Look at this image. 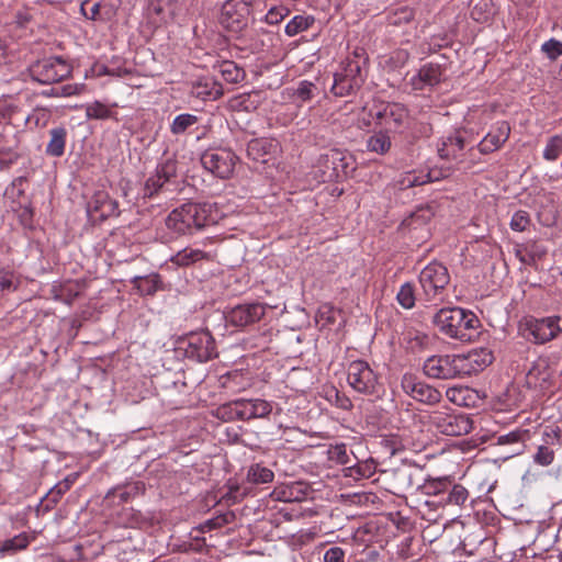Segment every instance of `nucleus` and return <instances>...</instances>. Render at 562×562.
Masks as SVG:
<instances>
[{"label": "nucleus", "instance_id": "f257e3e1", "mask_svg": "<svg viewBox=\"0 0 562 562\" xmlns=\"http://www.w3.org/2000/svg\"><path fill=\"white\" fill-rule=\"evenodd\" d=\"M218 218L220 213L215 204L188 202L173 209L167 215L165 225L171 237H180L214 225Z\"/></svg>", "mask_w": 562, "mask_h": 562}, {"label": "nucleus", "instance_id": "f03ea898", "mask_svg": "<svg viewBox=\"0 0 562 562\" xmlns=\"http://www.w3.org/2000/svg\"><path fill=\"white\" fill-rule=\"evenodd\" d=\"M432 323L441 334L460 341H472L480 333L477 316L458 306L440 308L434 315Z\"/></svg>", "mask_w": 562, "mask_h": 562}, {"label": "nucleus", "instance_id": "7ed1b4c3", "mask_svg": "<svg viewBox=\"0 0 562 562\" xmlns=\"http://www.w3.org/2000/svg\"><path fill=\"white\" fill-rule=\"evenodd\" d=\"M272 412V403L262 398H238L221 405L218 416L225 420L266 418Z\"/></svg>", "mask_w": 562, "mask_h": 562}, {"label": "nucleus", "instance_id": "20e7f679", "mask_svg": "<svg viewBox=\"0 0 562 562\" xmlns=\"http://www.w3.org/2000/svg\"><path fill=\"white\" fill-rule=\"evenodd\" d=\"M428 418L429 424L446 436L468 435L473 428V422L469 415L448 406L430 412Z\"/></svg>", "mask_w": 562, "mask_h": 562}, {"label": "nucleus", "instance_id": "39448f33", "mask_svg": "<svg viewBox=\"0 0 562 562\" xmlns=\"http://www.w3.org/2000/svg\"><path fill=\"white\" fill-rule=\"evenodd\" d=\"M177 349L196 362H206L217 356L215 340L209 330L192 331L181 337Z\"/></svg>", "mask_w": 562, "mask_h": 562}, {"label": "nucleus", "instance_id": "423d86ee", "mask_svg": "<svg viewBox=\"0 0 562 562\" xmlns=\"http://www.w3.org/2000/svg\"><path fill=\"white\" fill-rule=\"evenodd\" d=\"M524 336L536 345H544L562 335V316L530 317L522 324Z\"/></svg>", "mask_w": 562, "mask_h": 562}, {"label": "nucleus", "instance_id": "0eeeda50", "mask_svg": "<svg viewBox=\"0 0 562 562\" xmlns=\"http://www.w3.org/2000/svg\"><path fill=\"white\" fill-rule=\"evenodd\" d=\"M450 282L448 269L438 261L427 265L419 273V284L423 290L425 300L442 301V293Z\"/></svg>", "mask_w": 562, "mask_h": 562}, {"label": "nucleus", "instance_id": "6e6552de", "mask_svg": "<svg viewBox=\"0 0 562 562\" xmlns=\"http://www.w3.org/2000/svg\"><path fill=\"white\" fill-rule=\"evenodd\" d=\"M348 384L358 393L376 394L380 387L379 375L364 360H355L347 368Z\"/></svg>", "mask_w": 562, "mask_h": 562}, {"label": "nucleus", "instance_id": "1a4fd4ad", "mask_svg": "<svg viewBox=\"0 0 562 562\" xmlns=\"http://www.w3.org/2000/svg\"><path fill=\"white\" fill-rule=\"evenodd\" d=\"M30 76L42 85H52L70 76L71 66L61 57H48L31 65Z\"/></svg>", "mask_w": 562, "mask_h": 562}, {"label": "nucleus", "instance_id": "9d476101", "mask_svg": "<svg viewBox=\"0 0 562 562\" xmlns=\"http://www.w3.org/2000/svg\"><path fill=\"white\" fill-rule=\"evenodd\" d=\"M237 161L238 157L228 148H211L201 156L203 168L220 179H228Z\"/></svg>", "mask_w": 562, "mask_h": 562}, {"label": "nucleus", "instance_id": "9b49d317", "mask_svg": "<svg viewBox=\"0 0 562 562\" xmlns=\"http://www.w3.org/2000/svg\"><path fill=\"white\" fill-rule=\"evenodd\" d=\"M371 115L378 120L380 125H384L394 132H403L408 124V111L401 103H382L371 110Z\"/></svg>", "mask_w": 562, "mask_h": 562}, {"label": "nucleus", "instance_id": "f8f14e48", "mask_svg": "<svg viewBox=\"0 0 562 562\" xmlns=\"http://www.w3.org/2000/svg\"><path fill=\"white\" fill-rule=\"evenodd\" d=\"M423 371L430 379H460L457 355L430 356L424 361Z\"/></svg>", "mask_w": 562, "mask_h": 562}, {"label": "nucleus", "instance_id": "ddd939ff", "mask_svg": "<svg viewBox=\"0 0 562 562\" xmlns=\"http://www.w3.org/2000/svg\"><path fill=\"white\" fill-rule=\"evenodd\" d=\"M249 14L246 0H227L222 7L221 24L232 32H239L247 25Z\"/></svg>", "mask_w": 562, "mask_h": 562}, {"label": "nucleus", "instance_id": "4468645a", "mask_svg": "<svg viewBox=\"0 0 562 562\" xmlns=\"http://www.w3.org/2000/svg\"><path fill=\"white\" fill-rule=\"evenodd\" d=\"M402 390L415 401L435 405L441 401V393L434 386L419 381L412 374H404L401 381Z\"/></svg>", "mask_w": 562, "mask_h": 562}, {"label": "nucleus", "instance_id": "2eb2a0df", "mask_svg": "<svg viewBox=\"0 0 562 562\" xmlns=\"http://www.w3.org/2000/svg\"><path fill=\"white\" fill-rule=\"evenodd\" d=\"M87 214L92 222H102L120 215L119 203L106 191L99 190L87 203Z\"/></svg>", "mask_w": 562, "mask_h": 562}, {"label": "nucleus", "instance_id": "dca6fc26", "mask_svg": "<svg viewBox=\"0 0 562 562\" xmlns=\"http://www.w3.org/2000/svg\"><path fill=\"white\" fill-rule=\"evenodd\" d=\"M177 176V161L168 158L159 162L156 170L145 181L143 193L145 198H153Z\"/></svg>", "mask_w": 562, "mask_h": 562}, {"label": "nucleus", "instance_id": "f3484780", "mask_svg": "<svg viewBox=\"0 0 562 562\" xmlns=\"http://www.w3.org/2000/svg\"><path fill=\"white\" fill-rule=\"evenodd\" d=\"M266 314V306L258 302L234 306L226 313V322L234 327H246L259 322Z\"/></svg>", "mask_w": 562, "mask_h": 562}, {"label": "nucleus", "instance_id": "a211bd4d", "mask_svg": "<svg viewBox=\"0 0 562 562\" xmlns=\"http://www.w3.org/2000/svg\"><path fill=\"white\" fill-rule=\"evenodd\" d=\"M459 378L477 374L493 362V353L485 349H474L468 353L457 355Z\"/></svg>", "mask_w": 562, "mask_h": 562}, {"label": "nucleus", "instance_id": "6ab92c4d", "mask_svg": "<svg viewBox=\"0 0 562 562\" xmlns=\"http://www.w3.org/2000/svg\"><path fill=\"white\" fill-rule=\"evenodd\" d=\"M442 75L443 70L440 65L428 63L409 79V85L416 91L430 89L440 83Z\"/></svg>", "mask_w": 562, "mask_h": 562}, {"label": "nucleus", "instance_id": "aec40b11", "mask_svg": "<svg viewBox=\"0 0 562 562\" xmlns=\"http://www.w3.org/2000/svg\"><path fill=\"white\" fill-rule=\"evenodd\" d=\"M422 470L412 465H403L389 472L393 493L406 492L419 483Z\"/></svg>", "mask_w": 562, "mask_h": 562}, {"label": "nucleus", "instance_id": "412c9836", "mask_svg": "<svg viewBox=\"0 0 562 562\" xmlns=\"http://www.w3.org/2000/svg\"><path fill=\"white\" fill-rule=\"evenodd\" d=\"M510 126L507 122L502 121L486 134L480 142L477 148L481 154H490L497 150L509 137Z\"/></svg>", "mask_w": 562, "mask_h": 562}, {"label": "nucleus", "instance_id": "4be33fe9", "mask_svg": "<svg viewBox=\"0 0 562 562\" xmlns=\"http://www.w3.org/2000/svg\"><path fill=\"white\" fill-rule=\"evenodd\" d=\"M307 495L308 487L302 482H292L277 486L271 493L276 501L284 503H300L305 501Z\"/></svg>", "mask_w": 562, "mask_h": 562}, {"label": "nucleus", "instance_id": "5701e85b", "mask_svg": "<svg viewBox=\"0 0 562 562\" xmlns=\"http://www.w3.org/2000/svg\"><path fill=\"white\" fill-rule=\"evenodd\" d=\"M191 94L201 100H216L224 93L223 87L212 77H200L192 82Z\"/></svg>", "mask_w": 562, "mask_h": 562}, {"label": "nucleus", "instance_id": "b1692460", "mask_svg": "<svg viewBox=\"0 0 562 562\" xmlns=\"http://www.w3.org/2000/svg\"><path fill=\"white\" fill-rule=\"evenodd\" d=\"M447 398L458 406L474 407L479 401V393L469 386H451L446 391Z\"/></svg>", "mask_w": 562, "mask_h": 562}, {"label": "nucleus", "instance_id": "393cba45", "mask_svg": "<svg viewBox=\"0 0 562 562\" xmlns=\"http://www.w3.org/2000/svg\"><path fill=\"white\" fill-rule=\"evenodd\" d=\"M285 93L296 106H302L304 103L314 99L319 93V89L316 83L308 80H302L295 88L285 89Z\"/></svg>", "mask_w": 562, "mask_h": 562}, {"label": "nucleus", "instance_id": "a878e982", "mask_svg": "<svg viewBox=\"0 0 562 562\" xmlns=\"http://www.w3.org/2000/svg\"><path fill=\"white\" fill-rule=\"evenodd\" d=\"M550 371L544 361L533 363L526 375V383L528 387L543 391L548 387L550 382Z\"/></svg>", "mask_w": 562, "mask_h": 562}, {"label": "nucleus", "instance_id": "bb28decb", "mask_svg": "<svg viewBox=\"0 0 562 562\" xmlns=\"http://www.w3.org/2000/svg\"><path fill=\"white\" fill-rule=\"evenodd\" d=\"M181 0H151L150 10L159 19L160 23L167 24L176 18L180 9Z\"/></svg>", "mask_w": 562, "mask_h": 562}, {"label": "nucleus", "instance_id": "cd10ccee", "mask_svg": "<svg viewBox=\"0 0 562 562\" xmlns=\"http://www.w3.org/2000/svg\"><path fill=\"white\" fill-rule=\"evenodd\" d=\"M464 149V138L460 133L447 136L438 149L440 158L458 160Z\"/></svg>", "mask_w": 562, "mask_h": 562}, {"label": "nucleus", "instance_id": "c85d7f7f", "mask_svg": "<svg viewBox=\"0 0 562 562\" xmlns=\"http://www.w3.org/2000/svg\"><path fill=\"white\" fill-rule=\"evenodd\" d=\"M131 282L140 295H154L159 290H162V281L158 273H150L148 276H136Z\"/></svg>", "mask_w": 562, "mask_h": 562}, {"label": "nucleus", "instance_id": "c756f323", "mask_svg": "<svg viewBox=\"0 0 562 562\" xmlns=\"http://www.w3.org/2000/svg\"><path fill=\"white\" fill-rule=\"evenodd\" d=\"M212 255L198 248L186 247L171 257V262L179 267H188L202 260H211Z\"/></svg>", "mask_w": 562, "mask_h": 562}, {"label": "nucleus", "instance_id": "7c9ffc66", "mask_svg": "<svg viewBox=\"0 0 562 562\" xmlns=\"http://www.w3.org/2000/svg\"><path fill=\"white\" fill-rule=\"evenodd\" d=\"M49 136L45 153L50 157H61L65 153L67 130L64 126L54 127L49 131Z\"/></svg>", "mask_w": 562, "mask_h": 562}, {"label": "nucleus", "instance_id": "2f4dec72", "mask_svg": "<svg viewBox=\"0 0 562 562\" xmlns=\"http://www.w3.org/2000/svg\"><path fill=\"white\" fill-rule=\"evenodd\" d=\"M451 486V481L448 477H427L423 483L417 484V490L427 496L445 495Z\"/></svg>", "mask_w": 562, "mask_h": 562}, {"label": "nucleus", "instance_id": "473e14b6", "mask_svg": "<svg viewBox=\"0 0 562 562\" xmlns=\"http://www.w3.org/2000/svg\"><path fill=\"white\" fill-rule=\"evenodd\" d=\"M200 117L191 113H180L170 122L169 130L173 136H182L189 133L198 123Z\"/></svg>", "mask_w": 562, "mask_h": 562}, {"label": "nucleus", "instance_id": "72a5a7b5", "mask_svg": "<svg viewBox=\"0 0 562 562\" xmlns=\"http://www.w3.org/2000/svg\"><path fill=\"white\" fill-rule=\"evenodd\" d=\"M431 180V175L429 172L411 170L401 173L395 180V183L400 190H405L416 186L426 184Z\"/></svg>", "mask_w": 562, "mask_h": 562}, {"label": "nucleus", "instance_id": "f704fd0d", "mask_svg": "<svg viewBox=\"0 0 562 562\" xmlns=\"http://www.w3.org/2000/svg\"><path fill=\"white\" fill-rule=\"evenodd\" d=\"M361 83L362 79H350L342 72H337L330 90L336 97H346L359 89Z\"/></svg>", "mask_w": 562, "mask_h": 562}, {"label": "nucleus", "instance_id": "c9c22d12", "mask_svg": "<svg viewBox=\"0 0 562 562\" xmlns=\"http://www.w3.org/2000/svg\"><path fill=\"white\" fill-rule=\"evenodd\" d=\"M273 143L266 138H255L247 144V155L255 161L266 162V157L271 154Z\"/></svg>", "mask_w": 562, "mask_h": 562}, {"label": "nucleus", "instance_id": "e433bc0d", "mask_svg": "<svg viewBox=\"0 0 562 562\" xmlns=\"http://www.w3.org/2000/svg\"><path fill=\"white\" fill-rule=\"evenodd\" d=\"M222 78L228 83H239L245 80L246 71L232 60H223L216 66Z\"/></svg>", "mask_w": 562, "mask_h": 562}, {"label": "nucleus", "instance_id": "4c0bfd02", "mask_svg": "<svg viewBox=\"0 0 562 562\" xmlns=\"http://www.w3.org/2000/svg\"><path fill=\"white\" fill-rule=\"evenodd\" d=\"M391 145V138L384 131L375 132L367 139L368 150L379 155H385L390 150Z\"/></svg>", "mask_w": 562, "mask_h": 562}, {"label": "nucleus", "instance_id": "58836bf2", "mask_svg": "<svg viewBox=\"0 0 562 562\" xmlns=\"http://www.w3.org/2000/svg\"><path fill=\"white\" fill-rule=\"evenodd\" d=\"M315 23L313 15H295L285 25L284 33L289 37H293L306 30Z\"/></svg>", "mask_w": 562, "mask_h": 562}, {"label": "nucleus", "instance_id": "ea45409f", "mask_svg": "<svg viewBox=\"0 0 562 562\" xmlns=\"http://www.w3.org/2000/svg\"><path fill=\"white\" fill-rule=\"evenodd\" d=\"M468 497H469L468 490L460 484H454L449 487V490L446 492V497H442L439 501V504L442 506H447V505L461 506L465 503Z\"/></svg>", "mask_w": 562, "mask_h": 562}, {"label": "nucleus", "instance_id": "a19ab883", "mask_svg": "<svg viewBox=\"0 0 562 562\" xmlns=\"http://www.w3.org/2000/svg\"><path fill=\"white\" fill-rule=\"evenodd\" d=\"M274 473L259 463L252 464L247 471V481L252 484H266L272 482Z\"/></svg>", "mask_w": 562, "mask_h": 562}, {"label": "nucleus", "instance_id": "79ce46f5", "mask_svg": "<svg viewBox=\"0 0 562 562\" xmlns=\"http://www.w3.org/2000/svg\"><path fill=\"white\" fill-rule=\"evenodd\" d=\"M137 492V485L115 487L106 493L105 499L112 502L113 504L120 505L127 503Z\"/></svg>", "mask_w": 562, "mask_h": 562}, {"label": "nucleus", "instance_id": "37998d69", "mask_svg": "<svg viewBox=\"0 0 562 562\" xmlns=\"http://www.w3.org/2000/svg\"><path fill=\"white\" fill-rule=\"evenodd\" d=\"M431 216L432 213L428 207H420L406 217L402 224L409 231L417 229L419 226L427 224Z\"/></svg>", "mask_w": 562, "mask_h": 562}, {"label": "nucleus", "instance_id": "c03bdc74", "mask_svg": "<svg viewBox=\"0 0 562 562\" xmlns=\"http://www.w3.org/2000/svg\"><path fill=\"white\" fill-rule=\"evenodd\" d=\"M86 116L89 120H106L113 117V111L100 101L88 103L85 108Z\"/></svg>", "mask_w": 562, "mask_h": 562}, {"label": "nucleus", "instance_id": "a18cd8bd", "mask_svg": "<svg viewBox=\"0 0 562 562\" xmlns=\"http://www.w3.org/2000/svg\"><path fill=\"white\" fill-rule=\"evenodd\" d=\"M252 97H258L257 92L243 93L231 100V106L237 111L250 112L257 109L258 101Z\"/></svg>", "mask_w": 562, "mask_h": 562}, {"label": "nucleus", "instance_id": "49530a36", "mask_svg": "<svg viewBox=\"0 0 562 562\" xmlns=\"http://www.w3.org/2000/svg\"><path fill=\"white\" fill-rule=\"evenodd\" d=\"M351 454L346 443H336L328 449V459L341 465H347L351 462Z\"/></svg>", "mask_w": 562, "mask_h": 562}, {"label": "nucleus", "instance_id": "de8ad7c7", "mask_svg": "<svg viewBox=\"0 0 562 562\" xmlns=\"http://www.w3.org/2000/svg\"><path fill=\"white\" fill-rule=\"evenodd\" d=\"M19 283V277L13 271L0 270V296L14 292Z\"/></svg>", "mask_w": 562, "mask_h": 562}, {"label": "nucleus", "instance_id": "09e8293b", "mask_svg": "<svg viewBox=\"0 0 562 562\" xmlns=\"http://www.w3.org/2000/svg\"><path fill=\"white\" fill-rule=\"evenodd\" d=\"M396 299L403 308L411 310L414 307L416 301L414 285L409 282L402 284Z\"/></svg>", "mask_w": 562, "mask_h": 562}, {"label": "nucleus", "instance_id": "8fccbe9b", "mask_svg": "<svg viewBox=\"0 0 562 562\" xmlns=\"http://www.w3.org/2000/svg\"><path fill=\"white\" fill-rule=\"evenodd\" d=\"M29 544L27 537L25 535H18L11 539L4 540L0 544V553L1 555L8 553H14L19 550L26 548Z\"/></svg>", "mask_w": 562, "mask_h": 562}, {"label": "nucleus", "instance_id": "3c124183", "mask_svg": "<svg viewBox=\"0 0 562 562\" xmlns=\"http://www.w3.org/2000/svg\"><path fill=\"white\" fill-rule=\"evenodd\" d=\"M562 154V136H551L543 149V158L548 161H554Z\"/></svg>", "mask_w": 562, "mask_h": 562}, {"label": "nucleus", "instance_id": "603ef678", "mask_svg": "<svg viewBox=\"0 0 562 562\" xmlns=\"http://www.w3.org/2000/svg\"><path fill=\"white\" fill-rule=\"evenodd\" d=\"M493 14V8L488 0H479L471 9V16L477 22H485Z\"/></svg>", "mask_w": 562, "mask_h": 562}, {"label": "nucleus", "instance_id": "864d4df0", "mask_svg": "<svg viewBox=\"0 0 562 562\" xmlns=\"http://www.w3.org/2000/svg\"><path fill=\"white\" fill-rule=\"evenodd\" d=\"M76 477L75 476H67L65 480L58 482L54 487L50 488V491L47 493V499L54 504H56L60 497L69 491L71 485L74 484Z\"/></svg>", "mask_w": 562, "mask_h": 562}, {"label": "nucleus", "instance_id": "5fc2aeb1", "mask_svg": "<svg viewBox=\"0 0 562 562\" xmlns=\"http://www.w3.org/2000/svg\"><path fill=\"white\" fill-rule=\"evenodd\" d=\"M290 14V9L285 5H273L265 15V22L270 25H277Z\"/></svg>", "mask_w": 562, "mask_h": 562}, {"label": "nucleus", "instance_id": "6e6d98bb", "mask_svg": "<svg viewBox=\"0 0 562 562\" xmlns=\"http://www.w3.org/2000/svg\"><path fill=\"white\" fill-rule=\"evenodd\" d=\"M19 140L16 135L12 136V143L8 147V155H0V168H9L11 165L18 161L20 155L16 153Z\"/></svg>", "mask_w": 562, "mask_h": 562}, {"label": "nucleus", "instance_id": "4d7b16f0", "mask_svg": "<svg viewBox=\"0 0 562 562\" xmlns=\"http://www.w3.org/2000/svg\"><path fill=\"white\" fill-rule=\"evenodd\" d=\"M530 224L529 214L526 211L519 210L512 216L509 226L515 232H524Z\"/></svg>", "mask_w": 562, "mask_h": 562}, {"label": "nucleus", "instance_id": "13d9d810", "mask_svg": "<svg viewBox=\"0 0 562 562\" xmlns=\"http://www.w3.org/2000/svg\"><path fill=\"white\" fill-rule=\"evenodd\" d=\"M541 50L551 60H555L562 56V42L555 38H550L541 45Z\"/></svg>", "mask_w": 562, "mask_h": 562}, {"label": "nucleus", "instance_id": "bf43d9fd", "mask_svg": "<svg viewBox=\"0 0 562 562\" xmlns=\"http://www.w3.org/2000/svg\"><path fill=\"white\" fill-rule=\"evenodd\" d=\"M554 460V451L547 446H539L533 454V462L541 467L550 465Z\"/></svg>", "mask_w": 562, "mask_h": 562}, {"label": "nucleus", "instance_id": "052dcab7", "mask_svg": "<svg viewBox=\"0 0 562 562\" xmlns=\"http://www.w3.org/2000/svg\"><path fill=\"white\" fill-rule=\"evenodd\" d=\"M358 55L356 54L353 58H347L346 64L342 69V74L350 79H362L361 78V64L357 59Z\"/></svg>", "mask_w": 562, "mask_h": 562}, {"label": "nucleus", "instance_id": "680f3d73", "mask_svg": "<svg viewBox=\"0 0 562 562\" xmlns=\"http://www.w3.org/2000/svg\"><path fill=\"white\" fill-rule=\"evenodd\" d=\"M232 517H233V514L228 513V514L221 515L215 518L209 519L200 526V530L202 532H205V531H211L213 529L221 528L224 525L228 524L231 521Z\"/></svg>", "mask_w": 562, "mask_h": 562}, {"label": "nucleus", "instance_id": "e2e57ef3", "mask_svg": "<svg viewBox=\"0 0 562 562\" xmlns=\"http://www.w3.org/2000/svg\"><path fill=\"white\" fill-rule=\"evenodd\" d=\"M18 112V105L11 98L0 99V122L10 120Z\"/></svg>", "mask_w": 562, "mask_h": 562}, {"label": "nucleus", "instance_id": "0e129e2a", "mask_svg": "<svg viewBox=\"0 0 562 562\" xmlns=\"http://www.w3.org/2000/svg\"><path fill=\"white\" fill-rule=\"evenodd\" d=\"M526 430H513L497 438L499 445L520 443L524 441Z\"/></svg>", "mask_w": 562, "mask_h": 562}, {"label": "nucleus", "instance_id": "69168bd1", "mask_svg": "<svg viewBox=\"0 0 562 562\" xmlns=\"http://www.w3.org/2000/svg\"><path fill=\"white\" fill-rule=\"evenodd\" d=\"M524 246L537 261L541 260L548 252L547 248L537 241H527Z\"/></svg>", "mask_w": 562, "mask_h": 562}, {"label": "nucleus", "instance_id": "338daca9", "mask_svg": "<svg viewBox=\"0 0 562 562\" xmlns=\"http://www.w3.org/2000/svg\"><path fill=\"white\" fill-rule=\"evenodd\" d=\"M324 562H345V551L340 547H330L324 554Z\"/></svg>", "mask_w": 562, "mask_h": 562}, {"label": "nucleus", "instance_id": "774afa93", "mask_svg": "<svg viewBox=\"0 0 562 562\" xmlns=\"http://www.w3.org/2000/svg\"><path fill=\"white\" fill-rule=\"evenodd\" d=\"M83 90V85H65L60 88L55 89V95L71 97L79 94Z\"/></svg>", "mask_w": 562, "mask_h": 562}]
</instances>
